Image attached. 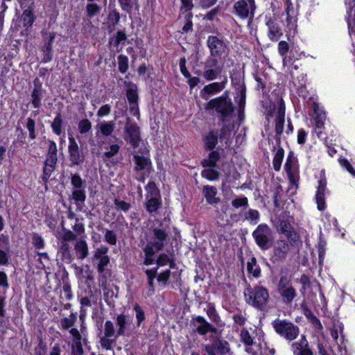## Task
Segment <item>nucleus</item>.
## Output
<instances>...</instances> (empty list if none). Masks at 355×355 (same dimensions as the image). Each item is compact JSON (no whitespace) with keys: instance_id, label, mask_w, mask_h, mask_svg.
Masks as SVG:
<instances>
[{"instance_id":"aec40b11","label":"nucleus","mask_w":355,"mask_h":355,"mask_svg":"<svg viewBox=\"0 0 355 355\" xmlns=\"http://www.w3.org/2000/svg\"><path fill=\"white\" fill-rule=\"evenodd\" d=\"M266 24L268 29V36L269 39L272 42H277L283 35V30L280 25L272 18H269Z\"/></svg>"},{"instance_id":"7c9ffc66","label":"nucleus","mask_w":355,"mask_h":355,"mask_svg":"<svg viewBox=\"0 0 355 355\" xmlns=\"http://www.w3.org/2000/svg\"><path fill=\"white\" fill-rule=\"evenodd\" d=\"M207 315L210 320L218 327H224L225 324L217 313L215 306L212 303H209L206 311Z\"/></svg>"},{"instance_id":"a19ab883","label":"nucleus","mask_w":355,"mask_h":355,"mask_svg":"<svg viewBox=\"0 0 355 355\" xmlns=\"http://www.w3.org/2000/svg\"><path fill=\"white\" fill-rule=\"evenodd\" d=\"M121 14L119 12L116 8L112 10L107 15L108 28H110L111 31H114L116 25L119 24Z\"/></svg>"},{"instance_id":"052dcab7","label":"nucleus","mask_w":355,"mask_h":355,"mask_svg":"<svg viewBox=\"0 0 355 355\" xmlns=\"http://www.w3.org/2000/svg\"><path fill=\"white\" fill-rule=\"evenodd\" d=\"M119 71L125 73L128 69V58L126 55H119L118 56Z\"/></svg>"},{"instance_id":"69168bd1","label":"nucleus","mask_w":355,"mask_h":355,"mask_svg":"<svg viewBox=\"0 0 355 355\" xmlns=\"http://www.w3.org/2000/svg\"><path fill=\"white\" fill-rule=\"evenodd\" d=\"M116 334L113 322L110 320H107L104 326V336H106V337L114 336L116 338Z\"/></svg>"},{"instance_id":"bb28decb","label":"nucleus","mask_w":355,"mask_h":355,"mask_svg":"<svg viewBox=\"0 0 355 355\" xmlns=\"http://www.w3.org/2000/svg\"><path fill=\"white\" fill-rule=\"evenodd\" d=\"M96 298L95 297L94 295V292L92 289H89L87 292H86V295L84 297H80V304L81 305V310H80V318H82V317L85 314L87 307L92 306V304H96Z\"/></svg>"},{"instance_id":"e2e57ef3","label":"nucleus","mask_w":355,"mask_h":355,"mask_svg":"<svg viewBox=\"0 0 355 355\" xmlns=\"http://www.w3.org/2000/svg\"><path fill=\"white\" fill-rule=\"evenodd\" d=\"M78 128L80 134H85L92 129V123L87 119H82L79 121Z\"/></svg>"},{"instance_id":"bf43d9fd","label":"nucleus","mask_w":355,"mask_h":355,"mask_svg":"<svg viewBox=\"0 0 355 355\" xmlns=\"http://www.w3.org/2000/svg\"><path fill=\"white\" fill-rule=\"evenodd\" d=\"M232 320H234V324L239 326H244L247 318L245 317V313H243L241 310H238L233 315Z\"/></svg>"},{"instance_id":"7ed1b4c3","label":"nucleus","mask_w":355,"mask_h":355,"mask_svg":"<svg viewBox=\"0 0 355 355\" xmlns=\"http://www.w3.org/2000/svg\"><path fill=\"white\" fill-rule=\"evenodd\" d=\"M252 236L255 243L261 250H268L272 246L274 242L273 232L267 224H259L252 232Z\"/></svg>"},{"instance_id":"13d9d810","label":"nucleus","mask_w":355,"mask_h":355,"mask_svg":"<svg viewBox=\"0 0 355 355\" xmlns=\"http://www.w3.org/2000/svg\"><path fill=\"white\" fill-rule=\"evenodd\" d=\"M8 287L7 275L3 271H0V294L6 295Z\"/></svg>"},{"instance_id":"c85d7f7f","label":"nucleus","mask_w":355,"mask_h":355,"mask_svg":"<svg viewBox=\"0 0 355 355\" xmlns=\"http://www.w3.org/2000/svg\"><path fill=\"white\" fill-rule=\"evenodd\" d=\"M286 26L290 31H295L297 28L296 12L291 3H287L286 9Z\"/></svg>"},{"instance_id":"4c0bfd02","label":"nucleus","mask_w":355,"mask_h":355,"mask_svg":"<svg viewBox=\"0 0 355 355\" xmlns=\"http://www.w3.org/2000/svg\"><path fill=\"white\" fill-rule=\"evenodd\" d=\"M59 250L61 253V259L66 263H70L73 257L71 252L70 246L67 243H61L59 246Z\"/></svg>"},{"instance_id":"49530a36","label":"nucleus","mask_w":355,"mask_h":355,"mask_svg":"<svg viewBox=\"0 0 355 355\" xmlns=\"http://www.w3.org/2000/svg\"><path fill=\"white\" fill-rule=\"evenodd\" d=\"M147 193L146 198L161 197L160 191L153 181H149L146 187Z\"/></svg>"},{"instance_id":"cd10ccee","label":"nucleus","mask_w":355,"mask_h":355,"mask_svg":"<svg viewBox=\"0 0 355 355\" xmlns=\"http://www.w3.org/2000/svg\"><path fill=\"white\" fill-rule=\"evenodd\" d=\"M325 189H326V180H320L319 181L318 191H317L316 196H315L318 209L320 211H323L326 208L325 197H324Z\"/></svg>"},{"instance_id":"a18cd8bd","label":"nucleus","mask_w":355,"mask_h":355,"mask_svg":"<svg viewBox=\"0 0 355 355\" xmlns=\"http://www.w3.org/2000/svg\"><path fill=\"white\" fill-rule=\"evenodd\" d=\"M284 156V150L282 147H279L272 159V166L276 171L281 169L282 163Z\"/></svg>"},{"instance_id":"c03bdc74","label":"nucleus","mask_w":355,"mask_h":355,"mask_svg":"<svg viewBox=\"0 0 355 355\" xmlns=\"http://www.w3.org/2000/svg\"><path fill=\"white\" fill-rule=\"evenodd\" d=\"M119 150L120 146L118 144L110 145L109 150L104 152L102 155L103 162L105 163L110 162L111 159L119 153Z\"/></svg>"},{"instance_id":"4be33fe9","label":"nucleus","mask_w":355,"mask_h":355,"mask_svg":"<svg viewBox=\"0 0 355 355\" xmlns=\"http://www.w3.org/2000/svg\"><path fill=\"white\" fill-rule=\"evenodd\" d=\"M209 322L200 315L192 317L191 320V326L193 330L200 336H205L207 334V329Z\"/></svg>"},{"instance_id":"39448f33","label":"nucleus","mask_w":355,"mask_h":355,"mask_svg":"<svg viewBox=\"0 0 355 355\" xmlns=\"http://www.w3.org/2000/svg\"><path fill=\"white\" fill-rule=\"evenodd\" d=\"M256 9L255 0H238L233 5V14L241 19H251Z\"/></svg>"},{"instance_id":"ea45409f","label":"nucleus","mask_w":355,"mask_h":355,"mask_svg":"<svg viewBox=\"0 0 355 355\" xmlns=\"http://www.w3.org/2000/svg\"><path fill=\"white\" fill-rule=\"evenodd\" d=\"M62 125L63 119L62 114L60 113H57L56 116L53 119V121L51 123V128L52 129L53 132L58 136L61 135L62 132Z\"/></svg>"},{"instance_id":"9d476101","label":"nucleus","mask_w":355,"mask_h":355,"mask_svg":"<svg viewBox=\"0 0 355 355\" xmlns=\"http://www.w3.org/2000/svg\"><path fill=\"white\" fill-rule=\"evenodd\" d=\"M284 168L288 178L290 185L295 187V189H297L299 182L298 164L297 159L293 151H290L288 155Z\"/></svg>"},{"instance_id":"c756f323","label":"nucleus","mask_w":355,"mask_h":355,"mask_svg":"<svg viewBox=\"0 0 355 355\" xmlns=\"http://www.w3.org/2000/svg\"><path fill=\"white\" fill-rule=\"evenodd\" d=\"M74 250L78 259L83 260L89 255V247L85 239H79L74 244Z\"/></svg>"},{"instance_id":"4d7b16f0","label":"nucleus","mask_w":355,"mask_h":355,"mask_svg":"<svg viewBox=\"0 0 355 355\" xmlns=\"http://www.w3.org/2000/svg\"><path fill=\"white\" fill-rule=\"evenodd\" d=\"M133 309L136 313L137 325L139 327L146 319L144 311L137 303L134 305Z\"/></svg>"},{"instance_id":"f8f14e48","label":"nucleus","mask_w":355,"mask_h":355,"mask_svg":"<svg viewBox=\"0 0 355 355\" xmlns=\"http://www.w3.org/2000/svg\"><path fill=\"white\" fill-rule=\"evenodd\" d=\"M116 326V338L119 336H129L133 329L132 318L128 314L122 313L116 315L115 318Z\"/></svg>"},{"instance_id":"393cba45","label":"nucleus","mask_w":355,"mask_h":355,"mask_svg":"<svg viewBox=\"0 0 355 355\" xmlns=\"http://www.w3.org/2000/svg\"><path fill=\"white\" fill-rule=\"evenodd\" d=\"M162 205V197L146 198L144 207L147 212L152 216L157 213Z\"/></svg>"},{"instance_id":"473e14b6","label":"nucleus","mask_w":355,"mask_h":355,"mask_svg":"<svg viewBox=\"0 0 355 355\" xmlns=\"http://www.w3.org/2000/svg\"><path fill=\"white\" fill-rule=\"evenodd\" d=\"M278 293L282 297L283 302L286 304H291L297 296L296 290L292 286L280 291Z\"/></svg>"},{"instance_id":"b1692460","label":"nucleus","mask_w":355,"mask_h":355,"mask_svg":"<svg viewBox=\"0 0 355 355\" xmlns=\"http://www.w3.org/2000/svg\"><path fill=\"white\" fill-rule=\"evenodd\" d=\"M202 192L209 205H216L220 201V198L216 197L218 190L214 186L205 185Z\"/></svg>"},{"instance_id":"6e6d98bb","label":"nucleus","mask_w":355,"mask_h":355,"mask_svg":"<svg viewBox=\"0 0 355 355\" xmlns=\"http://www.w3.org/2000/svg\"><path fill=\"white\" fill-rule=\"evenodd\" d=\"M260 215L257 210L250 209L248 211L245 213V218L249 221L252 224H257L258 220H259Z\"/></svg>"},{"instance_id":"72a5a7b5","label":"nucleus","mask_w":355,"mask_h":355,"mask_svg":"<svg viewBox=\"0 0 355 355\" xmlns=\"http://www.w3.org/2000/svg\"><path fill=\"white\" fill-rule=\"evenodd\" d=\"M201 171V176L209 181H216L220 176V173L216 169V166H207Z\"/></svg>"},{"instance_id":"6ab92c4d","label":"nucleus","mask_w":355,"mask_h":355,"mask_svg":"<svg viewBox=\"0 0 355 355\" xmlns=\"http://www.w3.org/2000/svg\"><path fill=\"white\" fill-rule=\"evenodd\" d=\"M226 79L220 83L215 82L205 85L200 91V96L202 99L207 101L210 96L216 94L222 91L226 84Z\"/></svg>"},{"instance_id":"4468645a","label":"nucleus","mask_w":355,"mask_h":355,"mask_svg":"<svg viewBox=\"0 0 355 355\" xmlns=\"http://www.w3.org/2000/svg\"><path fill=\"white\" fill-rule=\"evenodd\" d=\"M290 251V245L286 240H277L273 247L270 261L273 263L284 261Z\"/></svg>"},{"instance_id":"412c9836","label":"nucleus","mask_w":355,"mask_h":355,"mask_svg":"<svg viewBox=\"0 0 355 355\" xmlns=\"http://www.w3.org/2000/svg\"><path fill=\"white\" fill-rule=\"evenodd\" d=\"M285 112L286 106L284 101L282 98L279 101V105L277 110V113L275 118V132L276 134L280 136L284 130V125L285 121Z\"/></svg>"},{"instance_id":"1a4fd4ad","label":"nucleus","mask_w":355,"mask_h":355,"mask_svg":"<svg viewBox=\"0 0 355 355\" xmlns=\"http://www.w3.org/2000/svg\"><path fill=\"white\" fill-rule=\"evenodd\" d=\"M207 45L212 57L221 58L225 57L229 52L227 44L222 39L216 35H209L207 37Z\"/></svg>"},{"instance_id":"c9c22d12","label":"nucleus","mask_w":355,"mask_h":355,"mask_svg":"<svg viewBox=\"0 0 355 355\" xmlns=\"http://www.w3.org/2000/svg\"><path fill=\"white\" fill-rule=\"evenodd\" d=\"M35 19L36 17L31 9L28 8L24 10L21 15V20L23 22V26L25 27L26 30L33 26Z\"/></svg>"},{"instance_id":"58836bf2","label":"nucleus","mask_w":355,"mask_h":355,"mask_svg":"<svg viewBox=\"0 0 355 355\" xmlns=\"http://www.w3.org/2000/svg\"><path fill=\"white\" fill-rule=\"evenodd\" d=\"M100 132L105 137L110 136L114 130L115 123L114 121H103L98 125Z\"/></svg>"},{"instance_id":"09e8293b","label":"nucleus","mask_w":355,"mask_h":355,"mask_svg":"<svg viewBox=\"0 0 355 355\" xmlns=\"http://www.w3.org/2000/svg\"><path fill=\"white\" fill-rule=\"evenodd\" d=\"M76 313H71L69 317L64 318L60 320V325L62 329L67 330L73 327L76 322Z\"/></svg>"},{"instance_id":"f704fd0d","label":"nucleus","mask_w":355,"mask_h":355,"mask_svg":"<svg viewBox=\"0 0 355 355\" xmlns=\"http://www.w3.org/2000/svg\"><path fill=\"white\" fill-rule=\"evenodd\" d=\"M139 0H118L122 10L131 14L133 10H139Z\"/></svg>"},{"instance_id":"2eb2a0df","label":"nucleus","mask_w":355,"mask_h":355,"mask_svg":"<svg viewBox=\"0 0 355 355\" xmlns=\"http://www.w3.org/2000/svg\"><path fill=\"white\" fill-rule=\"evenodd\" d=\"M108 251V247L102 245L94 252L93 259L98 260L97 271L98 273L105 272V268L110 263V259L107 255Z\"/></svg>"},{"instance_id":"3c124183","label":"nucleus","mask_w":355,"mask_h":355,"mask_svg":"<svg viewBox=\"0 0 355 355\" xmlns=\"http://www.w3.org/2000/svg\"><path fill=\"white\" fill-rule=\"evenodd\" d=\"M26 128L28 132V137L31 140L36 139V123L35 121L31 118L28 117L26 119Z\"/></svg>"},{"instance_id":"423d86ee","label":"nucleus","mask_w":355,"mask_h":355,"mask_svg":"<svg viewBox=\"0 0 355 355\" xmlns=\"http://www.w3.org/2000/svg\"><path fill=\"white\" fill-rule=\"evenodd\" d=\"M71 184L73 187L72 198L75 203L76 205L84 203L86 200V181L80 174L73 173L71 175Z\"/></svg>"},{"instance_id":"de8ad7c7","label":"nucleus","mask_w":355,"mask_h":355,"mask_svg":"<svg viewBox=\"0 0 355 355\" xmlns=\"http://www.w3.org/2000/svg\"><path fill=\"white\" fill-rule=\"evenodd\" d=\"M221 73V69L220 67L205 69L203 72V78L208 80H215Z\"/></svg>"},{"instance_id":"774afa93","label":"nucleus","mask_w":355,"mask_h":355,"mask_svg":"<svg viewBox=\"0 0 355 355\" xmlns=\"http://www.w3.org/2000/svg\"><path fill=\"white\" fill-rule=\"evenodd\" d=\"M240 338L241 342H243L246 346H252L253 345V338L247 329H243L241 331Z\"/></svg>"},{"instance_id":"a878e982","label":"nucleus","mask_w":355,"mask_h":355,"mask_svg":"<svg viewBox=\"0 0 355 355\" xmlns=\"http://www.w3.org/2000/svg\"><path fill=\"white\" fill-rule=\"evenodd\" d=\"M218 130H212L209 131L202 138L204 148L205 150H215L218 141Z\"/></svg>"},{"instance_id":"20e7f679","label":"nucleus","mask_w":355,"mask_h":355,"mask_svg":"<svg viewBox=\"0 0 355 355\" xmlns=\"http://www.w3.org/2000/svg\"><path fill=\"white\" fill-rule=\"evenodd\" d=\"M275 331L286 340L291 342L296 339L300 334L298 326L286 319L277 318L272 321Z\"/></svg>"},{"instance_id":"680f3d73","label":"nucleus","mask_w":355,"mask_h":355,"mask_svg":"<svg viewBox=\"0 0 355 355\" xmlns=\"http://www.w3.org/2000/svg\"><path fill=\"white\" fill-rule=\"evenodd\" d=\"M62 231L63 234L60 236V239L62 240V243L73 241L76 239V234L70 230L63 227Z\"/></svg>"},{"instance_id":"f3484780","label":"nucleus","mask_w":355,"mask_h":355,"mask_svg":"<svg viewBox=\"0 0 355 355\" xmlns=\"http://www.w3.org/2000/svg\"><path fill=\"white\" fill-rule=\"evenodd\" d=\"M207 157L202 159L200 164L202 167L217 166V163L223 158H225V150L223 148H218L215 150H209Z\"/></svg>"},{"instance_id":"603ef678","label":"nucleus","mask_w":355,"mask_h":355,"mask_svg":"<svg viewBox=\"0 0 355 355\" xmlns=\"http://www.w3.org/2000/svg\"><path fill=\"white\" fill-rule=\"evenodd\" d=\"M145 254V259L144 261V264L146 266H150L153 263L154 259L153 256L157 252V251L152 249L150 246H145L143 250Z\"/></svg>"},{"instance_id":"0e129e2a","label":"nucleus","mask_w":355,"mask_h":355,"mask_svg":"<svg viewBox=\"0 0 355 355\" xmlns=\"http://www.w3.org/2000/svg\"><path fill=\"white\" fill-rule=\"evenodd\" d=\"M112 337H106V336H103L100 337V344L103 349H111L112 348L113 345L115 343V340L112 339Z\"/></svg>"},{"instance_id":"37998d69","label":"nucleus","mask_w":355,"mask_h":355,"mask_svg":"<svg viewBox=\"0 0 355 355\" xmlns=\"http://www.w3.org/2000/svg\"><path fill=\"white\" fill-rule=\"evenodd\" d=\"M247 270L253 277L257 278L261 275L260 267L257 265L255 257H251L250 260L247 263Z\"/></svg>"},{"instance_id":"f03ea898","label":"nucleus","mask_w":355,"mask_h":355,"mask_svg":"<svg viewBox=\"0 0 355 355\" xmlns=\"http://www.w3.org/2000/svg\"><path fill=\"white\" fill-rule=\"evenodd\" d=\"M245 296L247 302L259 310L266 309L269 299L268 291L262 286H256L253 288H247Z\"/></svg>"},{"instance_id":"79ce46f5","label":"nucleus","mask_w":355,"mask_h":355,"mask_svg":"<svg viewBox=\"0 0 355 355\" xmlns=\"http://www.w3.org/2000/svg\"><path fill=\"white\" fill-rule=\"evenodd\" d=\"M101 11V6L94 1H87L86 5V15L89 18H92L99 14Z\"/></svg>"},{"instance_id":"5701e85b","label":"nucleus","mask_w":355,"mask_h":355,"mask_svg":"<svg viewBox=\"0 0 355 355\" xmlns=\"http://www.w3.org/2000/svg\"><path fill=\"white\" fill-rule=\"evenodd\" d=\"M293 221V218L288 216L286 212L283 213L279 216L277 230L279 233L286 234L287 232H291V230H293V227L291 225Z\"/></svg>"},{"instance_id":"ddd939ff","label":"nucleus","mask_w":355,"mask_h":355,"mask_svg":"<svg viewBox=\"0 0 355 355\" xmlns=\"http://www.w3.org/2000/svg\"><path fill=\"white\" fill-rule=\"evenodd\" d=\"M68 152L71 166H78L84 162L85 159V154L79 148L78 143L73 137H69Z\"/></svg>"},{"instance_id":"8fccbe9b","label":"nucleus","mask_w":355,"mask_h":355,"mask_svg":"<svg viewBox=\"0 0 355 355\" xmlns=\"http://www.w3.org/2000/svg\"><path fill=\"white\" fill-rule=\"evenodd\" d=\"M157 267L151 269H148L145 271L148 277V284L149 286V291L150 294H153L155 292L154 288V279L157 275Z\"/></svg>"},{"instance_id":"5fc2aeb1","label":"nucleus","mask_w":355,"mask_h":355,"mask_svg":"<svg viewBox=\"0 0 355 355\" xmlns=\"http://www.w3.org/2000/svg\"><path fill=\"white\" fill-rule=\"evenodd\" d=\"M184 17L186 19V23L180 31V33L182 34L188 33L189 32H192L193 31V22L191 20V18L193 17L192 12L186 13Z\"/></svg>"},{"instance_id":"a211bd4d","label":"nucleus","mask_w":355,"mask_h":355,"mask_svg":"<svg viewBox=\"0 0 355 355\" xmlns=\"http://www.w3.org/2000/svg\"><path fill=\"white\" fill-rule=\"evenodd\" d=\"M291 349L294 355H313L305 335H302L298 341L292 343Z\"/></svg>"},{"instance_id":"338daca9","label":"nucleus","mask_w":355,"mask_h":355,"mask_svg":"<svg viewBox=\"0 0 355 355\" xmlns=\"http://www.w3.org/2000/svg\"><path fill=\"white\" fill-rule=\"evenodd\" d=\"M232 205L235 209H239L240 207L246 208L248 207V199L247 197L245 196L236 198L232 200Z\"/></svg>"},{"instance_id":"0eeeda50","label":"nucleus","mask_w":355,"mask_h":355,"mask_svg":"<svg viewBox=\"0 0 355 355\" xmlns=\"http://www.w3.org/2000/svg\"><path fill=\"white\" fill-rule=\"evenodd\" d=\"M124 132V139L129 143L133 148H137L141 141L140 128L135 122L132 121L129 116L126 118Z\"/></svg>"},{"instance_id":"864d4df0","label":"nucleus","mask_w":355,"mask_h":355,"mask_svg":"<svg viewBox=\"0 0 355 355\" xmlns=\"http://www.w3.org/2000/svg\"><path fill=\"white\" fill-rule=\"evenodd\" d=\"M126 39L127 36L125 31H119L116 32V35L110 40V44L117 49L119 47V44L121 42L125 41Z\"/></svg>"},{"instance_id":"f257e3e1","label":"nucleus","mask_w":355,"mask_h":355,"mask_svg":"<svg viewBox=\"0 0 355 355\" xmlns=\"http://www.w3.org/2000/svg\"><path fill=\"white\" fill-rule=\"evenodd\" d=\"M205 110L206 111L214 110L218 115L219 120L225 123L232 117L234 106L227 92H225L220 96L213 98L207 102L205 105Z\"/></svg>"},{"instance_id":"e433bc0d","label":"nucleus","mask_w":355,"mask_h":355,"mask_svg":"<svg viewBox=\"0 0 355 355\" xmlns=\"http://www.w3.org/2000/svg\"><path fill=\"white\" fill-rule=\"evenodd\" d=\"M301 307L303 309V313L305 317L309 320V321L314 324L318 329H322V325L320 320L313 313L311 310L304 304H301Z\"/></svg>"},{"instance_id":"2f4dec72","label":"nucleus","mask_w":355,"mask_h":355,"mask_svg":"<svg viewBox=\"0 0 355 355\" xmlns=\"http://www.w3.org/2000/svg\"><path fill=\"white\" fill-rule=\"evenodd\" d=\"M46 94V90L33 89L31 93L30 103L35 109H39L42 105V100Z\"/></svg>"},{"instance_id":"9b49d317","label":"nucleus","mask_w":355,"mask_h":355,"mask_svg":"<svg viewBox=\"0 0 355 355\" xmlns=\"http://www.w3.org/2000/svg\"><path fill=\"white\" fill-rule=\"evenodd\" d=\"M151 232L150 241L146 245L157 252L162 250L168 240V233L165 230L159 227H152Z\"/></svg>"},{"instance_id":"dca6fc26","label":"nucleus","mask_w":355,"mask_h":355,"mask_svg":"<svg viewBox=\"0 0 355 355\" xmlns=\"http://www.w3.org/2000/svg\"><path fill=\"white\" fill-rule=\"evenodd\" d=\"M135 162L134 171H142L143 173H150L152 171V162L148 156L139 155L135 154L133 155Z\"/></svg>"},{"instance_id":"6e6552de","label":"nucleus","mask_w":355,"mask_h":355,"mask_svg":"<svg viewBox=\"0 0 355 355\" xmlns=\"http://www.w3.org/2000/svg\"><path fill=\"white\" fill-rule=\"evenodd\" d=\"M207 355H225L231 351L229 343L225 339L216 337L209 344L202 345Z\"/></svg>"}]
</instances>
